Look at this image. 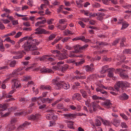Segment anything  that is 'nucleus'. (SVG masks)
<instances>
[{"label": "nucleus", "instance_id": "4d7b16f0", "mask_svg": "<svg viewBox=\"0 0 131 131\" xmlns=\"http://www.w3.org/2000/svg\"><path fill=\"white\" fill-rule=\"evenodd\" d=\"M64 6L63 5H60L58 8L57 9V12L58 13H59L61 11L63 8H64Z\"/></svg>", "mask_w": 131, "mask_h": 131}, {"label": "nucleus", "instance_id": "864d4df0", "mask_svg": "<svg viewBox=\"0 0 131 131\" xmlns=\"http://www.w3.org/2000/svg\"><path fill=\"white\" fill-rule=\"evenodd\" d=\"M93 100H99L102 99V97L97 96L96 95H93L92 97Z\"/></svg>", "mask_w": 131, "mask_h": 131}, {"label": "nucleus", "instance_id": "412c9836", "mask_svg": "<svg viewBox=\"0 0 131 131\" xmlns=\"http://www.w3.org/2000/svg\"><path fill=\"white\" fill-rule=\"evenodd\" d=\"M67 56H68L72 57H81V56L82 55H80V56H77L74 53V52L73 51H69L67 54Z\"/></svg>", "mask_w": 131, "mask_h": 131}, {"label": "nucleus", "instance_id": "37998d69", "mask_svg": "<svg viewBox=\"0 0 131 131\" xmlns=\"http://www.w3.org/2000/svg\"><path fill=\"white\" fill-rule=\"evenodd\" d=\"M121 121L118 118L115 119V126L117 127L119 125Z\"/></svg>", "mask_w": 131, "mask_h": 131}, {"label": "nucleus", "instance_id": "423d86ee", "mask_svg": "<svg viewBox=\"0 0 131 131\" xmlns=\"http://www.w3.org/2000/svg\"><path fill=\"white\" fill-rule=\"evenodd\" d=\"M13 83L12 88L13 89L15 90L18 88L21 87V84L19 83V81L17 79H13L12 80Z\"/></svg>", "mask_w": 131, "mask_h": 131}, {"label": "nucleus", "instance_id": "dca6fc26", "mask_svg": "<svg viewBox=\"0 0 131 131\" xmlns=\"http://www.w3.org/2000/svg\"><path fill=\"white\" fill-rule=\"evenodd\" d=\"M64 122L67 124V127L70 129H74L73 125L74 122L71 121H68L67 120H65Z\"/></svg>", "mask_w": 131, "mask_h": 131}, {"label": "nucleus", "instance_id": "f03ea898", "mask_svg": "<svg viewBox=\"0 0 131 131\" xmlns=\"http://www.w3.org/2000/svg\"><path fill=\"white\" fill-rule=\"evenodd\" d=\"M130 83L126 81H118L117 82L116 84L115 85V92L116 91L118 92L119 89L121 87L122 91L124 92V90L126 89V87L129 88L130 87Z\"/></svg>", "mask_w": 131, "mask_h": 131}, {"label": "nucleus", "instance_id": "774afa93", "mask_svg": "<svg viewBox=\"0 0 131 131\" xmlns=\"http://www.w3.org/2000/svg\"><path fill=\"white\" fill-rule=\"evenodd\" d=\"M51 52L54 54H58L59 53H60V52L57 50H51Z\"/></svg>", "mask_w": 131, "mask_h": 131}, {"label": "nucleus", "instance_id": "0eeeda50", "mask_svg": "<svg viewBox=\"0 0 131 131\" xmlns=\"http://www.w3.org/2000/svg\"><path fill=\"white\" fill-rule=\"evenodd\" d=\"M41 115L39 114H36L35 115L32 114L28 116V119L37 121L39 120L40 118Z\"/></svg>", "mask_w": 131, "mask_h": 131}, {"label": "nucleus", "instance_id": "cd10ccee", "mask_svg": "<svg viewBox=\"0 0 131 131\" xmlns=\"http://www.w3.org/2000/svg\"><path fill=\"white\" fill-rule=\"evenodd\" d=\"M98 16H97V19L98 20L102 21L103 19V16L104 15V13H98Z\"/></svg>", "mask_w": 131, "mask_h": 131}, {"label": "nucleus", "instance_id": "20e7f679", "mask_svg": "<svg viewBox=\"0 0 131 131\" xmlns=\"http://www.w3.org/2000/svg\"><path fill=\"white\" fill-rule=\"evenodd\" d=\"M126 71L125 70H122L121 69H117L115 70V73L119 74V76L122 79H126L128 77L126 73Z\"/></svg>", "mask_w": 131, "mask_h": 131}, {"label": "nucleus", "instance_id": "f3484780", "mask_svg": "<svg viewBox=\"0 0 131 131\" xmlns=\"http://www.w3.org/2000/svg\"><path fill=\"white\" fill-rule=\"evenodd\" d=\"M30 123H28L27 122H25L22 125L19 126L17 128V129L18 130H22L24 129L25 127H26Z\"/></svg>", "mask_w": 131, "mask_h": 131}, {"label": "nucleus", "instance_id": "ea45409f", "mask_svg": "<svg viewBox=\"0 0 131 131\" xmlns=\"http://www.w3.org/2000/svg\"><path fill=\"white\" fill-rule=\"evenodd\" d=\"M18 100L20 102H22V103L24 104L26 103L27 100L24 97H20L19 98Z\"/></svg>", "mask_w": 131, "mask_h": 131}, {"label": "nucleus", "instance_id": "aec40b11", "mask_svg": "<svg viewBox=\"0 0 131 131\" xmlns=\"http://www.w3.org/2000/svg\"><path fill=\"white\" fill-rule=\"evenodd\" d=\"M111 104V103L109 100L105 101L104 102L101 103V105L107 108H109L110 107Z\"/></svg>", "mask_w": 131, "mask_h": 131}, {"label": "nucleus", "instance_id": "5701e85b", "mask_svg": "<svg viewBox=\"0 0 131 131\" xmlns=\"http://www.w3.org/2000/svg\"><path fill=\"white\" fill-rule=\"evenodd\" d=\"M40 88L42 90L46 89L50 91L51 90V86L48 85H41L40 86Z\"/></svg>", "mask_w": 131, "mask_h": 131}, {"label": "nucleus", "instance_id": "8fccbe9b", "mask_svg": "<svg viewBox=\"0 0 131 131\" xmlns=\"http://www.w3.org/2000/svg\"><path fill=\"white\" fill-rule=\"evenodd\" d=\"M84 62V60L83 59L80 60V61L76 62L75 65L76 66H79L81 64H83Z\"/></svg>", "mask_w": 131, "mask_h": 131}, {"label": "nucleus", "instance_id": "79ce46f5", "mask_svg": "<svg viewBox=\"0 0 131 131\" xmlns=\"http://www.w3.org/2000/svg\"><path fill=\"white\" fill-rule=\"evenodd\" d=\"M81 13L84 14L87 16H89L90 12L88 11L82 10H81Z\"/></svg>", "mask_w": 131, "mask_h": 131}, {"label": "nucleus", "instance_id": "4468645a", "mask_svg": "<svg viewBox=\"0 0 131 131\" xmlns=\"http://www.w3.org/2000/svg\"><path fill=\"white\" fill-rule=\"evenodd\" d=\"M55 110L53 109L49 110L47 111L48 112H50L51 114H47L46 116V118L49 120H50L52 117L53 115V113L55 112Z\"/></svg>", "mask_w": 131, "mask_h": 131}, {"label": "nucleus", "instance_id": "9d476101", "mask_svg": "<svg viewBox=\"0 0 131 131\" xmlns=\"http://www.w3.org/2000/svg\"><path fill=\"white\" fill-rule=\"evenodd\" d=\"M102 118L100 116L96 117L94 121L95 125L97 126H100L101 124V123L100 121H102Z\"/></svg>", "mask_w": 131, "mask_h": 131}, {"label": "nucleus", "instance_id": "a18cd8bd", "mask_svg": "<svg viewBox=\"0 0 131 131\" xmlns=\"http://www.w3.org/2000/svg\"><path fill=\"white\" fill-rule=\"evenodd\" d=\"M120 116L125 121H127L128 120V117L124 113L120 114Z\"/></svg>", "mask_w": 131, "mask_h": 131}, {"label": "nucleus", "instance_id": "7ed1b4c3", "mask_svg": "<svg viewBox=\"0 0 131 131\" xmlns=\"http://www.w3.org/2000/svg\"><path fill=\"white\" fill-rule=\"evenodd\" d=\"M76 115L77 116H82L83 115L86 116V114L83 113H78L76 115L75 114H73L71 113L69 114H64L63 115L64 116V117L66 119H72L73 118H75L76 117Z\"/></svg>", "mask_w": 131, "mask_h": 131}, {"label": "nucleus", "instance_id": "c9c22d12", "mask_svg": "<svg viewBox=\"0 0 131 131\" xmlns=\"http://www.w3.org/2000/svg\"><path fill=\"white\" fill-rule=\"evenodd\" d=\"M126 39L125 38H123L121 40L120 43V46L121 47H124L125 45L124 44V42H125Z\"/></svg>", "mask_w": 131, "mask_h": 131}, {"label": "nucleus", "instance_id": "393cba45", "mask_svg": "<svg viewBox=\"0 0 131 131\" xmlns=\"http://www.w3.org/2000/svg\"><path fill=\"white\" fill-rule=\"evenodd\" d=\"M113 68H109L108 70V73L107 75L108 77L110 78L112 77L114 75L113 72Z\"/></svg>", "mask_w": 131, "mask_h": 131}, {"label": "nucleus", "instance_id": "a19ab883", "mask_svg": "<svg viewBox=\"0 0 131 131\" xmlns=\"http://www.w3.org/2000/svg\"><path fill=\"white\" fill-rule=\"evenodd\" d=\"M82 0H77L76 1V3L77 5L80 7H81L82 6Z\"/></svg>", "mask_w": 131, "mask_h": 131}, {"label": "nucleus", "instance_id": "bb28decb", "mask_svg": "<svg viewBox=\"0 0 131 131\" xmlns=\"http://www.w3.org/2000/svg\"><path fill=\"white\" fill-rule=\"evenodd\" d=\"M80 45H77L74 46V52L75 53H80Z\"/></svg>", "mask_w": 131, "mask_h": 131}, {"label": "nucleus", "instance_id": "b1692460", "mask_svg": "<svg viewBox=\"0 0 131 131\" xmlns=\"http://www.w3.org/2000/svg\"><path fill=\"white\" fill-rule=\"evenodd\" d=\"M80 92L83 98L86 99L88 98V95L86 91L83 89H81Z\"/></svg>", "mask_w": 131, "mask_h": 131}, {"label": "nucleus", "instance_id": "f257e3e1", "mask_svg": "<svg viewBox=\"0 0 131 131\" xmlns=\"http://www.w3.org/2000/svg\"><path fill=\"white\" fill-rule=\"evenodd\" d=\"M31 40L26 41L22 46L25 51L34 50L37 49L36 45H38L40 43L39 41L37 39H33L32 37Z\"/></svg>", "mask_w": 131, "mask_h": 131}, {"label": "nucleus", "instance_id": "c756f323", "mask_svg": "<svg viewBox=\"0 0 131 131\" xmlns=\"http://www.w3.org/2000/svg\"><path fill=\"white\" fill-rule=\"evenodd\" d=\"M62 88L65 89H68L70 87V84L68 82L62 83Z\"/></svg>", "mask_w": 131, "mask_h": 131}, {"label": "nucleus", "instance_id": "ddd939ff", "mask_svg": "<svg viewBox=\"0 0 131 131\" xmlns=\"http://www.w3.org/2000/svg\"><path fill=\"white\" fill-rule=\"evenodd\" d=\"M72 99L74 100H77L79 101L82 99V97L80 94L75 93L73 95Z\"/></svg>", "mask_w": 131, "mask_h": 131}, {"label": "nucleus", "instance_id": "7c9ffc66", "mask_svg": "<svg viewBox=\"0 0 131 131\" xmlns=\"http://www.w3.org/2000/svg\"><path fill=\"white\" fill-rule=\"evenodd\" d=\"M123 54H131V49H125L123 52Z\"/></svg>", "mask_w": 131, "mask_h": 131}, {"label": "nucleus", "instance_id": "6ab92c4d", "mask_svg": "<svg viewBox=\"0 0 131 131\" xmlns=\"http://www.w3.org/2000/svg\"><path fill=\"white\" fill-rule=\"evenodd\" d=\"M41 100L43 103L47 104L51 103L52 101V100L48 97H47L46 98H42Z\"/></svg>", "mask_w": 131, "mask_h": 131}, {"label": "nucleus", "instance_id": "6e6d98bb", "mask_svg": "<svg viewBox=\"0 0 131 131\" xmlns=\"http://www.w3.org/2000/svg\"><path fill=\"white\" fill-rule=\"evenodd\" d=\"M56 35L55 34H51L48 37L49 39L51 40L54 39L56 37Z\"/></svg>", "mask_w": 131, "mask_h": 131}, {"label": "nucleus", "instance_id": "c85d7f7f", "mask_svg": "<svg viewBox=\"0 0 131 131\" xmlns=\"http://www.w3.org/2000/svg\"><path fill=\"white\" fill-rule=\"evenodd\" d=\"M96 90L97 92H100L102 94H104L105 95L107 94V92L104 91L103 89L97 87L96 89Z\"/></svg>", "mask_w": 131, "mask_h": 131}, {"label": "nucleus", "instance_id": "338daca9", "mask_svg": "<svg viewBox=\"0 0 131 131\" xmlns=\"http://www.w3.org/2000/svg\"><path fill=\"white\" fill-rule=\"evenodd\" d=\"M71 38L69 37H67L64 38L63 39H62V41L63 42H67L68 40L70 39Z\"/></svg>", "mask_w": 131, "mask_h": 131}, {"label": "nucleus", "instance_id": "de8ad7c7", "mask_svg": "<svg viewBox=\"0 0 131 131\" xmlns=\"http://www.w3.org/2000/svg\"><path fill=\"white\" fill-rule=\"evenodd\" d=\"M24 52L23 51H13L11 52L12 54H15V55H18L20 54H21L23 53H24Z\"/></svg>", "mask_w": 131, "mask_h": 131}, {"label": "nucleus", "instance_id": "4be33fe9", "mask_svg": "<svg viewBox=\"0 0 131 131\" xmlns=\"http://www.w3.org/2000/svg\"><path fill=\"white\" fill-rule=\"evenodd\" d=\"M97 86L98 87L101 88L102 89H109L110 90H113V88L111 87H107L104 86L102 84H97Z\"/></svg>", "mask_w": 131, "mask_h": 131}, {"label": "nucleus", "instance_id": "0e129e2a", "mask_svg": "<svg viewBox=\"0 0 131 131\" xmlns=\"http://www.w3.org/2000/svg\"><path fill=\"white\" fill-rule=\"evenodd\" d=\"M121 126H122V128H128V126L124 122H122L121 124Z\"/></svg>", "mask_w": 131, "mask_h": 131}, {"label": "nucleus", "instance_id": "473e14b6", "mask_svg": "<svg viewBox=\"0 0 131 131\" xmlns=\"http://www.w3.org/2000/svg\"><path fill=\"white\" fill-rule=\"evenodd\" d=\"M68 68V66L67 64H65L61 67V70L62 72H64L67 70Z\"/></svg>", "mask_w": 131, "mask_h": 131}, {"label": "nucleus", "instance_id": "09e8293b", "mask_svg": "<svg viewBox=\"0 0 131 131\" xmlns=\"http://www.w3.org/2000/svg\"><path fill=\"white\" fill-rule=\"evenodd\" d=\"M31 77L30 76L24 75L23 76V79L24 81H28L31 79Z\"/></svg>", "mask_w": 131, "mask_h": 131}, {"label": "nucleus", "instance_id": "72a5a7b5", "mask_svg": "<svg viewBox=\"0 0 131 131\" xmlns=\"http://www.w3.org/2000/svg\"><path fill=\"white\" fill-rule=\"evenodd\" d=\"M102 1L103 3L106 5L108 4L110 1L114 4H115L114 0H102Z\"/></svg>", "mask_w": 131, "mask_h": 131}, {"label": "nucleus", "instance_id": "e433bc0d", "mask_svg": "<svg viewBox=\"0 0 131 131\" xmlns=\"http://www.w3.org/2000/svg\"><path fill=\"white\" fill-rule=\"evenodd\" d=\"M16 70L15 69L12 73V74H9V76L11 78L15 76V75H18V72H17Z\"/></svg>", "mask_w": 131, "mask_h": 131}, {"label": "nucleus", "instance_id": "9b49d317", "mask_svg": "<svg viewBox=\"0 0 131 131\" xmlns=\"http://www.w3.org/2000/svg\"><path fill=\"white\" fill-rule=\"evenodd\" d=\"M91 104L92 105V107L94 111H96L98 109L103 110V109L96 103V102H92Z\"/></svg>", "mask_w": 131, "mask_h": 131}, {"label": "nucleus", "instance_id": "a878e982", "mask_svg": "<svg viewBox=\"0 0 131 131\" xmlns=\"http://www.w3.org/2000/svg\"><path fill=\"white\" fill-rule=\"evenodd\" d=\"M31 37H32L29 36L25 37L20 39V40L18 41V42L20 43L25 40H26V41H28L29 40H31Z\"/></svg>", "mask_w": 131, "mask_h": 131}, {"label": "nucleus", "instance_id": "052dcab7", "mask_svg": "<svg viewBox=\"0 0 131 131\" xmlns=\"http://www.w3.org/2000/svg\"><path fill=\"white\" fill-rule=\"evenodd\" d=\"M54 21V19L53 18L48 19L46 21L47 23L48 24H51L52 23V22Z\"/></svg>", "mask_w": 131, "mask_h": 131}, {"label": "nucleus", "instance_id": "bf43d9fd", "mask_svg": "<svg viewBox=\"0 0 131 131\" xmlns=\"http://www.w3.org/2000/svg\"><path fill=\"white\" fill-rule=\"evenodd\" d=\"M41 96H40L38 97H32L31 98V100L33 102H34L37 100H39L40 98H41Z\"/></svg>", "mask_w": 131, "mask_h": 131}, {"label": "nucleus", "instance_id": "2eb2a0df", "mask_svg": "<svg viewBox=\"0 0 131 131\" xmlns=\"http://www.w3.org/2000/svg\"><path fill=\"white\" fill-rule=\"evenodd\" d=\"M35 33L36 34H50V32L49 31L46 30L44 29L41 28L40 31H36L35 32Z\"/></svg>", "mask_w": 131, "mask_h": 131}, {"label": "nucleus", "instance_id": "3c124183", "mask_svg": "<svg viewBox=\"0 0 131 131\" xmlns=\"http://www.w3.org/2000/svg\"><path fill=\"white\" fill-rule=\"evenodd\" d=\"M98 13H89V17L90 18H92V17H93L95 16H98Z\"/></svg>", "mask_w": 131, "mask_h": 131}, {"label": "nucleus", "instance_id": "f8f14e48", "mask_svg": "<svg viewBox=\"0 0 131 131\" xmlns=\"http://www.w3.org/2000/svg\"><path fill=\"white\" fill-rule=\"evenodd\" d=\"M118 24H122V27L121 29L123 30L127 28L129 25V24L126 21H123L122 20H121L118 22Z\"/></svg>", "mask_w": 131, "mask_h": 131}, {"label": "nucleus", "instance_id": "69168bd1", "mask_svg": "<svg viewBox=\"0 0 131 131\" xmlns=\"http://www.w3.org/2000/svg\"><path fill=\"white\" fill-rule=\"evenodd\" d=\"M42 24L40 21H38L35 23V26L36 27H38L39 26L40 27H42L43 26H40Z\"/></svg>", "mask_w": 131, "mask_h": 131}, {"label": "nucleus", "instance_id": "49530a36", "mask_svg": "<svg viewBox=\"0 0 131 131\" xmlns=\"http://www.w3.org/2000/svg\"><path fill=\"white\" fill-rule=\"evenodd\" d=\"M19 56H15L13 57V58L14 59H21L23 57V53L20 54H19Z\"/></svg>", "mask_w": 131, "mask_h": 131}, {"label": "nucleus", "instance_id": "680f3d73", "mask_svg": "<svg viewBox=\"0 0 131 131\" xmlns=\"http://www.w3.org/2000/svg\"><path fill=\"white\" fill-rule=\"evenodd\" d=\"M96 43L97 45L102 46L106 45H107V43L102 42H97Z\"/></svg>", "mask_w": 131, "mask_h": 131}, {"label": "nucleus", "instance_id": "f704fd0d", "mask_svg": "<svg viewBox=\"0 0 131 131\" xmlns=\"http://www.w3.org/2000/svg\"><path fill=\"white\" fill-rule=\"evenodd\" d=\"M62 88V83H58L56 84L55 85V88L56 89L58 90Z\"/></svg>", "mask_w": 131, "mask_h": 131}, {"label": "nucleus", "instance_id": "603ef678", "mask_svg": "<svg viewBox=\"0 0 131 131\" xmlns=\"http://www.w3.org/2000/svg\"><path fill=\"white\" fill-rule=\"evenodd\" d=\"M92 6L94 8H98L100 6V5L99 3H95L92 4Z\"/></svg>", "mask_w": 131, "mask_h": 131}, {"label": "nucleus", "instance_id": "39448f33", "mask_svg": "<svg viewBox=\"0 0 131 131\" xmlns=\"http://www.w3.org/2000/svg\"><path fill=\"white\" fill-rule=\"evenodd\" d=\"M35 70L37 71L40 70L41 72L43 73H52L53 72L52 70L51 69L46 68V67L41 68L40 67L36 68L35 69Z\"/></svg>", "mask_w": 131, "mask_h": 131}, {"label": "nucleus", "instance_id": "4c0bfd02", "mask_svg": "<svg viewBox=\"0 0 131 131\" xmlns=\"http://www.w3.org/2000/svg\"><path fill=\"white\" fill-rule=\"evenodd\" d=\"M0 108H1L0 110L1 111H3L6 110L7 108L6 105L5 104L3 105L0 104Z\"/></svg>", "mask_w": 131, "mask_h": 131}, {"label": "nucleus", "instance_id": "c03bdc74", "mask_svg": "<svg viewBox=\"0 0 131 131\" xmlns=\"http://www.w3.org/2000/svg\"><path fill=\"white\" fill-rule=\"evenodd\" d=\"M88 46L89 45L86 44L82 46H81L80 45V52L81 50H85L86 49Z\"/></svg>", "mask_w": 131, "mask_h": 131}, {"label": "nucleus", "instance_id": "e2e57ef3", "mask_svg": "<svg viewBox=\"0 0 131 131\" xmlns=\"http://www.w3.org/2000/svg\"><path fill=\"white\" fill-rule=\"evenodd\" d=\"M23 24L26 27H29L31 25L29 21L24 22L23 23Z\"/></svg>", "mask_w": 131, "mask_h": 131}, {"label": "nucleus", "instance_id": "2f4dec72", "mask_svg": "<svg viewBox=\"0 0 131 131\" xmlns=\"http://www.w3.org/2000/svg\"><path fill=\"white\" fill-rule=\"evenodd\" d=\"M121 99L123 100H127L129 98V96L125 93H124L122 94L121 96Z\"/></svg>", "mask_w": 131, "mask_h": 131}, {"label": "nucleus", "instance_id": "5fc2aeb1", "mask_svg": "<svg viewBox=\"0 0 131 131\" xmlns=\"http://www.w3.org/2000/svg\"><path fill=\"white\" fill-rule=\"evenodd\" d=\"M16 64V61L13 60L9 64V66L11 67H14Z\"/></svg>", "mask_w": 131, "mask_h": 131}, {"label": "nucleus", "instance_id": "1a4fd4ad", "mask_svg": "<svg viewBox=\"0 0 131 131\" xmlns=\"http://www.w3.org/2000/svg\"><path fill=\"white\" fill-rule=\"evenodd\" d=\"M94 64L91 63L90 66L87 65L85 66V69L86 71L87 72H92L94 71Z\"/></svg>", "mask_w": 131, "mask_h": 131}, {"label": "nucleus", "instance_id": "6e6552de", "mask_svg": "<svg viewBox=\"0 0 131 131\" xmlns=\"http://www.w3.org/2000/svg\"><path fill=\"white\" fill-rule=\"evenodd\" d=\"M56 56L58 59L60 60H63L68 58L67 53L66 52L62 53L60 52L58 54H56Z\"/></svg>", "mask_w": 131, "mask_h": 131}, {"label": "nucleus", "instance_id": "13d9d810", "mask_svg": "<svg viewBox=\"0 0 131 131\" xmlns=\"http://www.w3.org/2000/svg\"><path fill=\"white\" fill-rule=\"evenodd\" d=\"M67 26V25H59V28L61 30H64L66 27Z\"/></svg>", "mask_w": 131, "mask_h": 131}, {"label": "nucleus", "instance_id": "a211bd4d", "mask_svg": "<svg viewBox=\"0 0 131 131\" xmlns=\"http://www.w3.org/2000/svg\"><path fill=\"white\" fill-rule=\"evenodd\" d=\"M108 65H106L103 66L100 72L101 74H104L106 73L108 71Z\"/></svg>", "mask_w": 131, "mask_h": 131}, {"label": "nucleus", "instance_id": "58836bf2", "mask_svg": "<svg viewBox=\"0 0 131 131\" xmlns=\"http://www.w3.org/2000/svg\"><path fill=\"white\" fill-rule=\"evenodd\" d=\"M102 122L103 124L105 125L109 126L111 124L110 122L106 120H104L102 118Z\"/></svg>", "mask_w": 131, "mask_h": 131}]
</instances>
